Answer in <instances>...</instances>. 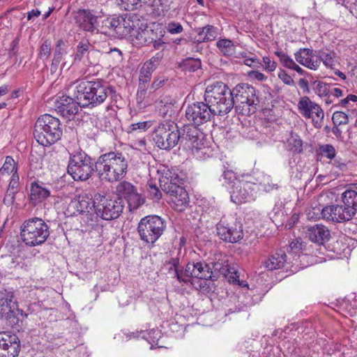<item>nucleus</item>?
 Wrapping results in <instances>:
<instances>
[{
    "label": "nucleus",
    "instance_id": "052dcab7",
    "mask_svg": "<svg viewBox=\"0 0 357 357\" xmlns=\"http://www.w3.org/2000/svg\"><path fill=\"white\" fill-rule=\"evenodd\" d=\"M264 68L266 70L272 72L276 68V63L271 61L268 56H264L263 59Z\"/></svg>",
    "mask_w": 357,
    "mask_h": 357
},
{
    "label": "nucleus",
    "instance_id": "de8ad7c7",
    "mask_svg": "<svg viewBox=\"0 0 357 357\" xmlns=\"http://www.w3.org/2000/svg\"><path fill=\"white\" fill-rule=\"evenodd\" d=\"M51 43L50 41L46 40L41 45L38 53V57L43 60H47L51 54Z\"/></svg>",
    "mask_w": 357,
    "mask_h": 357
},
{
    "label": "nucleus",
    "instance_id": "13d9d810",
    "mask_svg": "<svg viewBox=\"0 0 357 357\" xmlns=\"http://www.w3.org/2000/svg\"><path fill=\"white\" fill-rule=\"evenodd\" d=\"M164 33L162 31H159L158 38L155 40L151 45L155 50L163 51L165 48V43L162 40Z\"/></svg>",
    "mask_w": 357,
    "mask_h": 357
},
{
    "label": "nucleus",
    "instance_id": "cd10ccee",
    "mask_svg": "<svg viewBox=\"0 0 357 357\" xmlns=\"http://www.w3.org/2000/svg\"><path fill=\"white\" fill-rule=\"evenodd\" d=\"M50 196V190L45 188L43 183L34 181L31 183L29 199L33 205L36 206L43 202Z\"/></svg>",
    "mask_w": 357,
    "mask_h": 357
},
{
    "label": "nucleus",
    "instance_id": "7c9ffc66",
    "mask_svg": "<svg viewBox=\"0 0 357 357\" xmlns=\"http://www.w3.org/2000/svg\"><path fill=\"white\" fill-rule=\"evenodd\" d=\"M176 192L169 195L172 197V202L174 203L177 210H184L189 203V197L184 188H177Z\"/></svg>",
    "mask_w": 357,
    "mask_h": 357
},
{
    "label": "nucleus",
    "instance_id": "f257e3e1",
    "mask_svg": "<svg viewBox=\"0 0 357 357\" xmlns=\"http://www.w3.org/2000/svg\"><path fill=\"white\" fill-rule=\"evenodd\" d=\"M73 88L74 98L79 100L82 107L94 108L107 100L109 104L117 101L119 96L115 88L103 79H82L76 81L71 86Z\"/></svg>",
    "mask_w": 357,
    "mask_h": 357
},
{
    "label": "nucleus",
    "instance_id": "37998d69",
    "mask_svg": "<svg viewBox=\"0 0 357 357\" xmlns=\"http://www.w3.org/2000/svg\"><path fill=\"white\" fill-rule=\"evenodd\" d=\"M317 56L320 59V62L323 61L326 67L334 66L335 53L333 52L319 51Z\"/></svg>",
    "mask_w": 357,
    "mask_h": 357
},
{
    "label": "nucleus",
    "instance_id": "f8f14e48",
    "mask_svg": "<svg viewBox=\"0 0 357 357\" xmlns=\"http://www.w3.org/2000/svg\"><path fill=\"white\" fill-rule=\"evenodd\" d=\"M123 202L120 197L96 194V214L104 220H112L118 218L123 210Z\"/></svg>",
    "mask_w": 357,
    "mask_h": 357
},
{
    "label": "nucleus",
    "instance_id": "aec40b11",
    "mask_svg": "<svg viewBox=\"0 0 357 357\" xmlns=\"http://www.w3.org/2000/svg\"><path fill=\"white\" fill-rule=\"evenodd\" d=\"M54 107L58 114L69 120L73 119L78 113L79 107H82L79 100L66 96L56 98Z\"/></svg>",
    "mask_w": 357,
    "mask_h": 357
},
{
    "label": "nucleus",
    "instance_id": "680f3d73",
    "mask_svg": "<svg viewBox=\"0 0 357 357\" xmlns=\"http://www.w3.org/2000/svg\"><path fill=\"white\" fill-rule=\"evenodd\" d=\"M164 56V54L162 51L157 52L154 56H153L149 60L147 61L152 64L155 68H158L160 63L161 62L162 58Z\"/></svg>",
    "mask_w": 357,
    "mask_h": 357
},
{
    "label": "nucleus",
    "instance_id": "4468645a",
    "mask_svg": "<svg viewBox=\"0 0 357 357\" xmlns=\"http://www.w3.org/2000/svg\"><path fill=\"white\" fill-rule=\"evenodd\" d=\"M215 116L209 105L205 100L190 104L185 110L186 120L189 123L197 126L211 121Z\"/></svg>",
    "mask_w": 357,
    "mask_h": 357
},
{
    "label": "nucleus",
    "instance_id": "2eb2a0df",
    "mask_svg": "<svg viewBox=\"0 0 357 357\" xmlns=\"http://www.w3.org/2000/svg\"><path fill=\"white\" fill-rule=\"evenodd\" d=\"M298 109L303 117L312 120L315 128H321L324 112L319 105L312 101L309 97L303 96L298 102Z\"/></svg>",
    "mask_w": 357,
    "mask_h": 357
},
{
    "label": "nucleus",
    "instance_id": "ddd939ff",
    "mask_svg": "<svg viewBox=\"0 0 357 357\" xmlns=\"http://www.w3.org/2000/svg\"><path fill=\"white\" fill-rule=\"evenodd\" d=\"M198 127L191 123L184 126L181 132L180 143L190 149L194 155L201 158L206 147L204 144V135Z\"/></svg>",
    "mask_w": 357,
    "mask_h": 357
},
{
    "label": "nucleus",
    "instance_id": "b1692460",
    "mask_svg": "<svg viewBox=\"0 0 357 357\" xmlns=\"http://www.w3.org/2000/svg\"><path fill=\"white\" fill-rule=\"evenodd\" d=\"M305 233L312 242L319 245H323L326 242H328L331 237L329 229L326 226L321 224L307 227Z\"/></svg>",
    "mask_w": 357,
    "mask_h": 357
},
{
    "label": "nucleus",
    "instance_id": "6ab92c4d",
    "mask_svg": "<svg viewBox=\"0 0 357 357\" xmlns=\"http://www.w3.org/2000/svg\"><path fill=\"white\" fill-rule=\"evenodd\" d=\"M20 351V342L15 334L0 333V357H17Z\"/></svg>",
    "mask_w": 357,
    "mask_h": 357
},
{
    "label": "nucleus",
    "instance_id": "a19ab883",
    "mask_svg": "<svg viewBox=\"0 0 357 357\" xmlns=\"http://www.w3.org/2000/svg\"><path fill=\"white\" fill-rule=\"evenodd\" d=\"M289 149L296 153H301L303 151V142L297 135L291 134L287 140Z\"/></svg>",
    "mask_w": 357,
    "mask_h": 357
},
{
    "label": "nucleus",
    "instance_id": "a211bd4d",
    "mask_svg": "<svg viewBox=\"0 0 357 357\" xmlns=\"http://www.w3.org/2000/svg\"><path fill=\"white\" fill-rule=\"evenodd\" d=\"M216 229L218 236L225 242L234 243L243 238V229L239 223L231 224L222 219L217 224Z\"/></svg>",
    "mask_w": 357,
    "mask_h": 357
},
{
    "label": "nucleus",
    "instance_id": "39448f33",
    "mask_svg": "<svg viewBox=\"0 0 357 357\" xmlns=\"http://www.w3.org/2000/svg\"><path fill=\"white\" fill-rule=\"evenodd\" d=\"M33 135L36 140L44 146L54 144L62 135L59 119L48 114L40 116L36 122Z\"/></svg>",
    "mask_w": 357,
    "mask_h": 357
},
{
    "label": "nucleus",
    "instance_id": "c756f323",
    "mask_svg": "<svg viewBox=\"0 0 357 357\" xmlns=\"http://www.w3.org/2000/svg\"><path fill=\"white\" fill-rule=\"evenodd\" d=\"M287 261V255L283 250H279L264 261L265 267L269 271L282 268Z\"/></svg>",
    "mask_w": 357,
    "mask_h": 357
},
{
    "label": "nucleus",
    "instance_id": "603ef678",
    "mask_svg": "<svg viewBox=\"0 0 357 357\" xmlns=\"http://www.w3.org/2000/svg\"><path fill=\"white\" fill-rule=\"evenodd\" d=\"M115 16L107 17L102 21V28L108 29L109 31L114 32L116 26L119 24Z\"/></svg>",
    "mask_w": 357,
    "mask_h": 357
},
{
    "label": "nucleus",
    "instance_id": "9b49d317",
    "mask_svg": "<svg viewBox=\"0 0 357 357\" xmlns=\"http://www.w3.org/2000/svg\"><path fill=\"white\" fill-rule=\"evenodd\" d=\"M166 222L158 215H148L142 218L137 226L140 239L146 244L153 245L163 234Z\"/></svg>",
    "mask_w": 357,
    "mask_h": 357
},
{
    "label": "nucleus",
    "instance_id": "7ed1b4c3",
    "mask_svg": "<svg viewBox=\"0 0 357 357\" xmlns=\"http://www.w3.org/2000/svg\"><path fill=\"white\" fill-rule=\"evenodd\" d=\"M223 185L229 191L231 201L236 204L255 200L258 185L250 176L237 177L232 170H225L222 174Z\"/></svg>",
    "mask_w": 357,
    "mask_h": 357
},
{
    "label": "nucleus",
    "instance_id": "9d476101",
    "mask_svg": "<svg viewBox=\"0 0 357 357\" xmlns=\"http://www.w3.org/2000/svg\"><path fill=\"white\" fill-rule=\"evenodd\" d=\"M152 137L158 148L169 151L180 142L181 132L174 123L161 122L155 127Z\"/></svg>",
    "mask_w": 357,
    "mask_h": 357
},
{
    "label": "nucleus",
    "instance_id": "f3484780",
    "mask_svg": "<svg viewBox=\"0 0 357 357\" xmlns=\"http://www.w3.org/2000/svg\"><path fill=\"white\" fill-rule=\"evenodd\" d=\"M354 208L346 202L343 204L329 205L324 207V219L335 222H343L351 220L354 215Z\"/></svg>",
    "mask_w": 357,
    "mask_h": 357
},
{
    "label": "nucleus",
    "instance_id": "69168bd1",
    "mask_svg": "<svg viewBox=\"0 0 357 357\" xmlns=\"http://www.w3.org/2000/svg\"><path fill=\"white\" fill-rule=\"evenodd\" d=\"M167 79L164 77H158L154 79L153 82L151 85V89L153 91H155L162 87Z\"/></svg>",
    "mask_w": 357,
    "mask_h": 357
},
{
    "label": "nucleus",
    "instance_id": "bb28decb",
    "mask_svg": "<svg viewBox=\"0 0 357 357\" xmlns=\"http://www.w3.org/2000/svg\"><path fill=\"white\" fill-rule=\"evenodd\" d=\"M71 203L79 213H89L93 208L96 212V195L93 199L88 194L82 193L79 195Z\"/></svg>",
    "mask_w": 357,
    "mask_h": 357
},
{
    "label": "nucleus",
    "instance_id": "a18cd8bd",
    "mask_svg": "<svg viewBox=\"0 0 357 357\" xmlns=\"http://www.w3.org/2000/svg\"><path fill=\"white\" fill-rule=\"evenodd\" d=\"M144 30H139L137 27L133 31L132 34L129 36L128 38L131 40L136 45L140 46H145Z\"/></svg>",
    "mask_w": 357,
    "mask_h": 357
},
{
    "label": "nucleus",
    "instance_id": "6e6552de",
    "mask_svg": "<svg viewBox=\"0 0 357 357\" xmlns=\"http://www.w3.org/2000/svg\"><path fill=\"white\" fill-rule=\"evenodd\" d=\"M95 172L92 158L81 149L70 154L67 172L74 181H85Z\"/></svg>",
    "mask_w": 357,
    "mask_h": 357
},
{
    "label": "nucleus",
    "instance_id": "e2e57ef3",
    "mask_svg": "<svg viewBox=\"0 0 357 357\" xmlns=\"http://www.w3.org/2000/svg\"><path fill=\"white\" fill-rule=\"evenodd\" d=\"M121 6L127 10H132L138 8L137 0H124Z\"/></svg>",
    "mask_w": 357,
    "mask_h": 357
},
{
    "label": "nucleus",
    "instance_id": "5701e85b",
    "mask_svg": "<svg viewBox=\"0 0 357 357\" xmlns=\"http://www.w3.org/2000/svg\"><path fill=\"white\" fill-rule=\"evenodd\" d=\"M160 182L162 189L169 195L176 192L177 188H183V178L176 172L168 170Z\"/></svg>",
    "mask_w": 357,
    "mask_h": 357
},
{
    "label": "nucleus",
    "instance_id": "72a5a7b5",
    "mask_svg": "<svg viewBox=\"0 0 357 357\" xmlns=\"http://www.w3.org/2000/svg\"><path fill=\"white\" fill-rule=\"evenodd\" d=\"M91 45L87 40H81L76 47V50L73 56L74 62H79L86 54L90 52Z\"/></svg>",
    "mask_w": 357,
    "mask_h": 357
},
{
    "label": "nucleus",
    "instance_id": "774afa93",
    "mask_svg": "<svg viewBox=\"0 0 357 357\" xmlns=\"http://www.w3.org/2000/svg\"><path fill=\"white\" fill-rule=\"evenodd\" d=\"M140 69H142L143 72H147L152 75V73L156 70V68L152 64H150L148 61H146Z\"/></svg>",
    "mask_w": 357,
    "mask_h": 357
},
{
    "label": "nucleus",
    "instance_id": "49530a36",
    "mask_svg": "<svg viewBox=\"0 0 357 357\" xmlns=\"http://www.w3.org/2000/svg\"><path fill=\"white\" fill-rule=\"evenodd\" d=\"M332 120L335 126L345 125L349 121L348 116L343 112H335L332 116Z\"/></svg>",
    "mask_w": 357,
    "mask_h": 357
},
{
    "label": "nucleus",
    "instance_id": "a878e982",
    "mask_svg": "<svg viewBox=\"0 0 357 357\" xmlns=\"http://www.w3.org/2000/svg\"><path fill=\"white\" fill-rule=\"evenodd\" d=\"M295 59L299 63L311 70H317L320 65V59L310 49H300L295 54Z\"/></svg>",
    "mask_w": 357,
    "mask_h": 357
},
{
    "label": "nucleus",
    "instance_id": "338daca9",
    "mask_svg": "<svg viewBox=\"0 0 357 357\" xmlns=\"http://www.w3.org/2000/svg\"><path fill=\"white\" fill-rule=\"evenodd\" d=\"M19 43H20V37L19 36L16 37L11 42L10 50L9 51V56L10 57L17 55V50H18L17 47H18Z\"/></svg>",
    "mask_w": 357,
    "mask_h": 357
},
{
    "label": "nucleus",
    "instance_id": "1a4fd4ad",
    "mask_svg": "<svg viewBox=\"0 0 357 357\" xmlns=\"http://www.w3.org/2000/svg\"><path fill=\"white\" fill-rule=\"evenodd\" d=\"M50 235L49 227L41 218L25 220L21 227L22 241L31 247L43 243Z\"/></svg>",
    "mask_w": 357,
    "mask_h": 357
},
{
    "label": "nucleus",
    "instance_id": "4c0bfd02",
    "mask_svg": "<svg viewBox=\"0 0 357 357\" xmlns=\"http://www.w3.org/2000/svg\"><path fill=\"white\" fill-rule=\"evenodd\" d=\"M151 75L147 72H143V70L140 69L137 94L140 93L141 95H144L146 93L147 90L146 84L151 79Z\"/></svg>",
    "mask_w": 357,
    "mask_h": 357
},
{
    "label": "nucleus",
    "instance_id": "c03bdc74",
    "mask_svg": "<svg viewBox=\"0 0 357 357\" xmlns=\"http://www.w3.org/2000/svg\"><path fill=\"white\" fill-rule=\"evenodd\" d=\"M312 87L314 93L320 97L327 96L329 93V86L321 81H314Z\"/></svg>",
    "mask_w": 357,
    "mask_h": 357
},
{
    "label": "nucleus",
    "instance_id": "0e129e2a",
    "mask_svg": "<svg viewBox=\"0 0 357 357\" xmlns=\"http://www.w3.org/2000/svg\"><path fill=\"white\" fill-rule=\"evenodd\" d=\"M17 192L7 190L3 198V203L7 206H10L15 201V196Z\"/></svg>",
    "mask_w": 357,
    "mask_h": 357
},
{
    "label": "nucleus",
    "instance_id": "4be33fe9",
    "mask_svg": "<svg viewBox=\"0 0 357 357\" xmlns=\"http://www.w3.org/2000/svg\"><path fill=\"white\" fill-rule=\"evenodd\" d=\"M74 20L76 25L84 31L93 33L96 29L97 16L91 10L79 9L74 14Z\"/></svg>",
    "mask_w": 357,
    "mask_h": 357
},
{
    "label": "nucleus",
    "instance_id": "3c124183",
    "mask_svg": "<svg viewBox=\"0 0 357 357\" xmlns=\"http://www.w3.org/2000/svg\"><path fill=\"white\" fill-rule=\"evenodd\" d=\"M275 54L284 67L289 68L293 65L294 60L283 51H277Z\"/></svg>",
    "mask_w": 357,
    "mask_h": 357
},
{
    "label": "nucleus",
    "instance_id": "bf43d9fd",
    "mask_svg": "<svg viewBox=\"0 0 357 357\" xmlns=\"http://www.w3.org/2000/svg\"><path fill=\"white\" fill-rule=\"evenodd\" d=\"M278 77L287 85L294 86V79L284 70H281L278 73Z\"/></svg>",
    "mask_w": 357,
    "mask_h": 357
},
{
    "label": "nucleus",
    "instance_id": "f704fd0d",
    "mask_svg": "<svg viewBox=\"0 0 357 357\" xmlns=\"http://www.w3.org/2000/svg\"><path fill=\"white\" fill-rule=\"evenodd\" d=\"M342 199L343 202H346L349 207L354 209V215L357 211V189H349L342 193Z\"/></svg>",
    "mask_w": 357,
    "mask_h": 357
},
{
    "label": "nucleus",
    "instance_id": "412c9836",
    "mask_svg": "<svg viewBox=\"0 0 357 357\" xmlns=\"http://www.w3.org/2000/svg\"><path fill=\"white\" fill-rule=\"evenodd\" d=\"M17 301L14 300V291L11 289L0 291V318L6 320L15 319L14 309L17 307Z\"/></svg>",
    "mask_w": 357,
    "mask_h": 357
},
{
    "label": "nucleus",
    "instance_id": "8fccbe9b",
    "mask_svg": "<svg viewBox=\"0 0 357 357\" xmlns=\"http://www.w3.org/2000/svg\"><path fill=\"white\" fill-rule=\"evenodd\" d=\"M159 31L153 29H144L145 46L151 45L158 38Z\"/></svg>",
    "mask_w": 357,
    "mask_h": 357
},
{
    "label": "nucleus",
    "instance_id": "0eeeda50",
    "mask_svg": "<svg viewBox=\"0 0 357 357\" xmlns=\"http://www.w3.org/2000/svg\"><path fill=\"white\" fill-rule=\"evenodd\" d=\"M171 266L169 271H174V275L180 283L188 284L191 282V278L202 280H208L212 278L213 271L204 261L189 262L186 264L185 270L178 268V259H172L169 261Z\"/></svg>",
    "mask_w": 357,
    "mask_h": 357
},
{
    "label": "nucleus",
    "instance_id": "79ce46f5",
    "mask_svg": "<svg viewBox=\"0 0 357 357\" xmlns=\"http://www.w3.org/2000/svg\"><path fill=\"white\" fill-rule=\"evenodd\" d=\"M153 125V122L151 121H146L142 122H138L132 123L127 128V132L129 134L133 133L135 131L139 130V132H145Z\"/></svg>",
    "mask_w": 357,
    "mask_h": 357
},
{
    "label": "nucleus",
    "instance_id": "dca6fc26",
    "mask_svg": "<svg viewBox=\"0 0 357 357\" xmlns=\"http://www.w3.org/2000/svg\"><path fill=\"white\" fill-rule=\"evenodd\" d=\"M117 195L124 198L130 211L137 209L144 203V199L131 183L123 181L116 188Z\"/></svg>",
    "mask_w": 357,
    "mask_h": 357
},
{
    "label": "nucleus",
    "instance_id": "2f4dec72",
    "mask_svg": "<svg viewBox=\"0 0 357 357\" xmlns=\"http://www.w3.org/2000/svg\"><path fill=\"white\" fill-rule=\"evenodd\" d=\"M197 33L199 36V38L197 40L199 43L214 40L218 36L217 28L211 25L198 28Z\"/></svg>",
    "mask_w": 357,
    "mask_h": 357
},
{
    "label": "nucleus",
    "instance_id": "4d7b16f0",
    "mask_svg": "<svg viewBox=\"0 0 357 357\" xmlns=\"http://www.w3.org/2000/svg\"><path fill=\"white\" fill-rule=\"evenodd\" d=\"M149 197L155 200H159L162 197V193L159 188L154 184H149L148 188Z\"/></svg>",
    "mask_w": 357,
    "mask_h": 357
},
{
    "label": "nucleus",
    "instance_id": "20e7f679",
    "mask_svg": "<svg viewBox=\"0 0 357 357\" xmlns=\"http://www.w3.org/2000/svg\"><path fill=\"white\" fill-rule=\"evenodd\" d=\"M204 99L208 102L215 116H224L233 108L235 109L231 90L222 82H216L207 86Z\"/></svg>",
    "mask_w": 357,
    "mask_h": 357
},
{
    "label": "nucleus",
    "instance_id": "58836bf2",
    "mask_svg": "<svg viewBox=\"0 0 357 357\" xmlns=\"http://www.w3.org/2000/svg\"><path fill=\"white\" fill-rule=\"evenodd\" d=\"M17 165L14 160V159L11 156H6L5 159V162L0 169V174H9L10 173L13 174L15 171L17 172Z\"/></svg>",
    "mask_w": 357,
    "mask_h": 357
},
{
    "label": "nucleus",
    "instance_id": "e433bc0d",
    "mask_svg": "<svg viewBox=\"0 0 357 357\" xmlns=\"http://www.w3.org/2000/svg\"><path fill=\"white\" fill-rule=\"evenodd\" d=\"M255 183L258 185V190L261 188L266 192L272 190L275 186L272 183L271 176L262 173L257 176Z\"/></svg>",
    "mask_w": 357,
    "mask_h": 357
},
{
    "label": "nucleus",
    "instance_id": "6e6d98bb",
    "mask_svg": "<svg viewBox=\"0 0 357 357\" xmlns=\"http://www.w3.org/2000/svg\"><path fill=\"white\" fill-rule=\"evenodd\" d=\"M19 175L16 171L13 172L10 178L7 190L17 192L19 187Z\"/></svg>",
    "mask_w": 357,
    "mask_h": 357
},
{
    "label": "nucleus",
    "instance_id": "864d4df0",
    "mask_svg": "<svg viewBox=\"0 0 357 357\" xmlns=\"http://www.w3.org/2000/svg\"><path fill=\"white\" fill-rule=\"evenodd\" d=\"M166 29L170 34H178L183 31V27L179 22H170L167 24Z\"/></svg>",
    "mask_w": 357,
    "mask_h": 357
},
{
    "label": "nucleus",
    "instance_id": "ea45409f",
    "mask_svg": "<svg viewBox=\"0 0 357 357\" xmlns=\"http://www.w3.org/2000/svg\"><path fill=\"white\" fill-rule=\"evenodd\" d=\"M123 34H121V37L128 38L133 31L137 27L135 22L131 19L130 16L126 15L124 20H123Z\"/></svg>",
    "mask_w": 357,
    "mask_h": 357
},
{
    "label": "nucleus",
    "instance_id": "c9c22d12",
    "mask_svg": "<svg viewBox=\"0 0 357 357\" xmlns=\"http://www.w3.org/2000/svg\"><path fill=\"white\" fill-rule=\"evenodd\" d=\"M216 45L221 53L226 56H230L235 52V45L231 40L220 39L217 41Z\"/></svg>",
    "mask_w": 357,
    "mask_h": 357
},
{
    "label": "nucleus",
    "instance_id": "f03ea898",
    "mask_svg": "<svg viewBox=\"0 0 357 357\" xmlns=\"http://www.w3.org/2000/svg\"><path fill=\"white\" fill-rule=\"evenodd\" d=\"M128 169V158L119 151L101 154L95 162V172L102 182L114 183L121 181L126 176Z\"/></svg>",
    "mask_w": 357,
    "mask_h": 357
},
{
    "label": "nucleus",
    "instance_id": "5fc2aeb1",
    "mask_svg": "<svg viewBox=\"0 0 357 357\" xmlns=\"http://www.w3.org/2000/svg\"><path fill=\"white\" fill-rule=\"evenodd\" d=\"M324 208H320L319 207H314L310 209L307 213V218L310 220H317L320 218L324 219Z\"/></svg>",
    "mask_w": 357,
    "mask_h": 357
},
{
    "label": "nucleus",
    "instance_id": "423d86ee",
    "mask_svg": "<svg viewBox=\"0 0 357 357\" xmlns=\"http://www.w3.org/2000/svg\"><path fill=\"white\" fill-rule=\"evenodd\" d=\"M231 90L235 110L238 114L249 116L255 113L259 100L252 86L241 83Z\"/></svg>",
    "mask_w": 357,
    "mask_h": 357
},
{
    "label": "nucleus",
    "instance_id": "473e14b6",
    "mask_svg": "<svg viewBox=\"0 0 357 357\" xmlns=\"http://www.w3.org/2000/svg\"><path fill=\"white\" fill-rule=\"evenodd\" d=\"M66 54V45L63 40H58L54 52V56L52 62V70H56L61 62L63 56Z\"/></svg>",
    "mask_w": 357,
    "mask_h": 357
},
{
    "label": "nucleus",
    "instance_id": "09e8293b",
    "mask_svg": "<svg viewBox=\"0 0 357 357\" xmlns=\"http://www.w3.org/2000/svg\"><path fill=\"white\" fill-rule=\"evenodd\" d=\"M183 66L185 70L194 72L201 68V61L199 59L189 58L183 61Z\"/></svg>",
    "mask_w": 357,
    "mask_h": 357
},
{
    "label": "nucleus",
    "instance_id": "393cba45",
    "mask_svg": "<svg viewBox=\"0 0 357 357\" xmlns=\"http://www.w3.org/2000/svg\"><path fill=\"white\" fill-rule=\"evenodd\" d=\"M213 269L214 272H217L227 278L229 282H235L236 278L238 277L235 268L229 265L227 256H224L214 262L213 264Z\"/></svg>",
    "mask_w": 357,
    "mask_h": 357
},
{
    "label": "nucleus",
    "instance_id": "c85d7f7f",
    "mask_svg": "<svg viewBox=\"0 0 357 357\" xmlns=\"http://www.w3.org/2000/svg\"><path fill=\"white\" fill-rule=\"evenodd\" d=\"M319 152L321 155L331 160V163L340 169H343L346 167V164L342 162L341 159H337L336 156V150L335 147L331 144H324L320 146Z\"/></svg>",
    "mask_w": 357,
    "mask_h": 357
}]
</instances>
